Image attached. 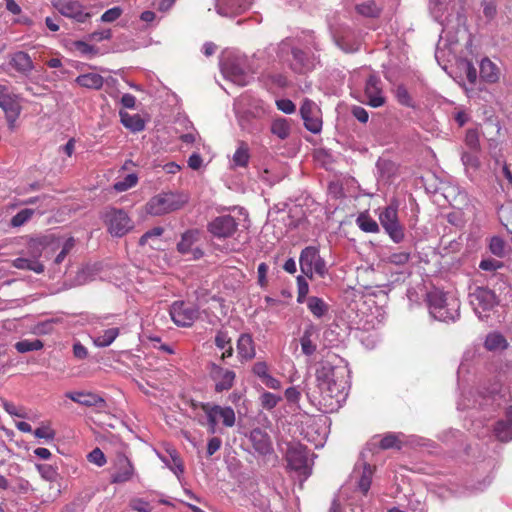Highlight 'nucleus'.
Listing matches in <instances>:
<instances>
[{"instance_id": "obj_1", "label": "nucleus", "mask_w": 512, "mask_h": 512, "mask_svg": "<svg viewBox=\"0 0 512 512\" xmlns=\"http://www.w3.org/2000/svg\"><path fill=\"white\" fill-rule=\"evenodd\" d=\"M319 397L315 399L325 413L337 411L345 402L350 387L348 364L340 359L337 364L325 361L316 371Z\"/></svg>"}, {"instance_id": "obj_2", "label": "nucleus", "mask_w": 512, "mask_h": 512, "mask_svg": "<svg viewBox=\"0 0 512 512\" xmlns=\"http://www.w3.org/2000/svg\"><path fill=\"white\" fill-rule=\"evenodd\" d=\"M427 304L430 315L442 322H454L460 317V301L450 293L433 289L427 293Z\"/></svg>"}, {"instance_id": "obj_3", "label": "nucleus", "mask_w": 512, "mask_h": 512, "mask_svg": "<svg viewBox=\"0 0 512 512\" xmlns=\"http://www.w3.org/2000/svg\"><path fill=\"white\" fill-rule=\"evenodd\" d=\"M220 69L225 79L238 86L248 84V58L238 50L226 49L220 56Z\"/></svg>"}, {"instance_id": "obj_4", "label": "nucleus", "mask_w": 512, "mask_h": 512, "mask_svg": "<svg viewBox=\"0 0 512 512\" xmlns=\"http://www.w3.org/2000/svg\"><path fill=\"white\" fill-rule=\"evenodd\" d=\"M473 38L471 35L467 38L465 45H462L458 39V34H440L436 46L435 57L438 61L461 60L467 54L473 55Z\"/></svg>"}, {"instance_id": "obj_5", "label": "nucleus", "mask_w": 512, "mask_h": 512, "mask_svg": "<svg viewBox=\"0 0 512 512\" xmlns=\"http://www.w3.org/2000/svg\"><path fill=\"white\" fill-rule=\"evenodd\" d=\"M299 265L302 274L311 280L314 275L325 278L328 274L327 263L320 255L318 246L310 245L303 248L299 255Z\"/></svg>"}, {"instance_id": "obj_6", "label": "nucleus", "mask_w": 512, "mask_h": 512, "mask_svg": "<svg viewBox=\"0 0 512 512\" xmlns=\"http://www.w3.org/2000/svg\"><path fill=\"white\" fill-rule=\"evenodd\" d=\"M188 201V196L181 192H163L149 200L146 210L150 215L161 216L180 209Z\"/></svg>"}, {"instance_id": "obj_7", "label": "nucleus", "mask_w": 512, "mask_h": 512, "mask_svg": "<svg viewBox=\"0 0 512 512\" xmlns=\"http://www.w3.org/2000/svg\"><path fill=\"white\" fill-rule=\"evenodd\" d=\"M287 465L291 470L306 480L311 474V467L308 464V450L298 442L286 443L284 451Z\"/></svg>"}, {"instance_id": "obj_8", "label": "nucleus", "mask_w": 512, "mask_h": 512, "mask_svg": "<svg viewBox=\"0 0 512 512\" xmlns=\"http://www.w3.org/2000/svg\"><path fill=\"white\" fill-rule=\"evenodd\" d=\"M202 410L206 415L208 431L211 434L216 433L218 424L224 427H233L236 422L234 409L230 406H221L216 404L204 403Z\"/></svg>"}, {"instance_id": "obj_9", "label": "nucleus", "mask_w": 512, "mask_h": 512, "mask_svg": "<svg viewBox=\"0 0 512 512\" xmlns=\"http://www.w3.org/2000/svg\"><path fill=\"white\" fill-rule=\"evenodd\" d=\"M469 302L480 320H485L487 312L492 310L497 304L495 293L485 287H475L469 293Z\"/></svg>"}, {"instance_id": "obj_10", "label": "nucleus", "mask_w": 512, "mask_h": 512, "mask_svg": "<svg viewBox=\"0 0 512 512\" xmlns=\"http://www.w3.org/2000/svg\"><path fill=\"white\" fill-rule=\"evenodd\" d=\"M379 221L385 232L394 243H400L404 239V228L398 219V206L391 203L379 214Z\"/></svg>"}, {"instance_id": "obj_11", "label": "nucleus", "mask_w": 512, "mask_h": 512, "mask_svg": "<svg viewBox=\"0 0 512 512\" xmlns=\"http://www.w3.org/2000/svg\"><path fill=\"white\" fill-rule=\"evenodd\" d=\"M172 321L178 327H191L199 317V308L195 304L175 301L169 310Z\"/></svg>"}, {"instance_id": "obj_12", "label": "nucleus", "mask_w": 512, "mask_h": 512, "mask_svg": "<svg viewBox=\"0 0 512 512\" xmlns=\"http://www.w3.org/2000/svg\"><path fill=\"white\" fill-rule=\"evenodd\" d=\"M319 64V57L310 50L294 48L292 50L291 69L297 74L313 71Z\"/></svg>"}, {"instance_id": "obj_13", "label": "nucleus", "mask_w": 512, "mask_h": 512, "mask_svg": "<svg viewBox=\"0 0 512 512\" xmlns=\"http://www.w3.org/2000/svg\"><path fill=\"white\" fill-rule=\"evenodd\" d=\"M300 114L303 119L304 126L308 131L314 134H317L321 131V110L314 101L308 98L304 99L300 107Z\"/></svg>"}, {"instance_id": "obj_14", "label": "nucleus", "mask_w": 512, "mask_h": 512, "mask_svg": "<svg viewBox=\"0 0 512 512\" xmlns=\"http://www.w3.org/2000/svg\"><path fill=\"white\" fill-rule=\"evenodd\" d=\"M53 6L61 15L80 23L85 22L90 17V13L76 0H54Z\"/></svg>"}, {"instance_id": "obj_15", "label": "nucleus", "mask_w": 512, "mask_h": 512, "mask_svg": "<svg viewBox=\"0 0 512 512\" xmlns=\"http://www.w3.org/2000/svg\"><path fill=\"white\" fill-rule=\"evenodd\" d=\"M200 240V231L197 229H191L185 231L179 243L177 244V250L184 256H188L189 259H199L203 256V251L195 246Z\"/></svg>"}, {"instance_id": "obj_16", "label": "nucleus", "mask_w": 512, "mask_h": 512, "mask_svg": "<svg viewBox=\"0 0 512 512\" xmlns=\"http://www.w3.org/2000/svg\"><path fill=\"white\" fill-rule=\"evenodd\" d=\"M0 107L5 112L10 128H13L21 107L16 95L10 92L7 85L0 84Z\"/></svg>"}, {"instance_id": "obj_17", "label": "nucleus", "mask_w": 512, "mask_h": 512, "mask_svg": "<svg viewBox=\"0 0 512 512\" xmlns=\"http://www.w3.org/2000/svg\"><path fill=\"white\" fill-rule=\"evenodd\" d=\"M373 473L374 469L369 463L358 462L351 474L350 481L363 495H366L371 486Z\"/></svg>"}, {"instance_id": "obj_18", "label": "nucleus", "mask_w": 512, "mask_h": 512, "mask_svg": "<svg viewBox=\"0 0 512 512\" xmlns=\"http://www.w3.org/2000/svg\"><path fill=\"white\" fill-rule=\"evenodd\" d=\"M210 377L215 383V391L221 393L230 390L235 382L236 374L233 370L223 368L222 366L212 363L210 365Z\"/></svg>"}, {"instance_id": "obj_19", "label": "nucleus", "mask_w": 512, "mask_h": 512, "mask_svg": "<svg viewBox=\"0 0 512 512\" xmlns=\"http://www.w3.org/2000/svg\"><path fill=\"white\" fill-rule=\"evenodd\" d=\"M105 222L113 236L122 237L128 232V216L122 209L111 208L105 215Z\"/></svg>"}, {"instance_id": "obj_20", "label": "nucleus", "mask_w": 512, "mask_h": 512, "mask_svg": "<svg viewBox=\"0 0 512 512\" xmlns=\"http://www.w3.org/2000/svg\"><path fill=\"white\" fill-rule=\"evenodd\" d=\"M237 222L231 215L216 217L208 224L209 232L217 238L231 237L237 230Z\"/></svg>"}, {"instance_id": "obj_21", "label": "nucleus", "mask_w": 512, "mask_h": 512, "mask_svg": "<svg viewBox=\"0 0 512 512\" xmlns=\"http://www.w3.org/2000/svg\"><path fill=\"white\" fill-rule=\"evenodd\" d=\"M478 397L480 400L474 399L471 401V399L463 395V399L458 402V409L476 408L477 405L482 407L483 405H486L488 401L500 405L499 400L505 397V395L502 394V391L498 389V385L494 384L491 389L487 390V394L479 392Z\"/></svg>"}, {"instance_id": "obj_22", "label": "nucleus", "mask_w": 512, "mask_h": 512, "mask_svg": "<svg viewBox=\"0 0 512 512\" xmlns=\"http://www.w3.org/2000/svg\"><path fill=\"white\" fill-rule=\"evenodd\" d=\"M364 94L368 105L378 108L384 105L385 97L381 87V80L376 75H370L365 83Z\"/></svg>"}, {"instance_id": "obj_23", "label": "nucleus", "mask_w": 512, "mask_h": 512, "mask_svg": "<svg viewBox=\"0 0 512 512\" xmlns=\"http://www.w3.org/2000/svg\"><path fill=\"white\" fill-rule=\"evenodd\" d=\"M253 375L257 377L263 385L269 389L279 390L282 385L280 380L275 378L270 372V366L266 361L259 360L255 362L251 369Z\"/></svg>"}, {"instance_id": "obj_24", "label": "nucleus", "mask_w": 512, "mask_h": 512, "mask_svg": "<svg viewBox=\"0 0 512 512\" xmlns=\"http://www.w3.org/2000/svg\"><path fill=\"white\" fill-rule=\"evenodd\" d=\"M249 441L258 455L266 456L273 452V445L269 434L260 428L251 430Z\"/></svg>"}, {"instance_id": "obj_25", "label": "nucleus", "mask_w": 512, "mask_h": 512, "mask_svg": "<svg viewBox=\"0 0 512 512\" xmlns=\"http://www.w3.org/2000/svg\"><path fill=\"white\" fill-rule=\"evenodd\" d=\"M156 454L165 466L180 479V476L184 473V466L176 449L168 446L165 453L156 451Z\"/></svg>"}, {"instance_id": "obj_26", "label": "nucleus", "mask_w": 512, "mask_h": 512, "mask_svg": "<svg viewBox=\"0 0 512 512\" xmlns=\"http://www.w3.org/2000/svg\"><path fill=\"white\" fill-rule=\"evenodd\" d=\"M236 349L241 362H247L255 358L256 346L252 335L242 333L237 340Z\"/></svg>"}, {"instance_id": "obj_27", "label": "nucleus", "mask_w": 512, "mask_h": 512, "mask_svg": "<svg viewBox=\"0 0 512 512\" xmlns=\"http://www.w3.org/2000/svg\"><path fill=\"white\" fill-rule=\"evenodd\" d=\"M139 341L145 350L156 349L167 354L175 353L173 346L162 343L159 335L152 334L149 331L143 330L139 334Z\"/></svg>"}, {"instance_id": "obj_28", "label": "nucleus", "mask_w": 512, "mask_h": 512, "mask_svg": "<svg viewBox=\"0 0 512 512\" xmlns=\"http://www.w3.org/2000/svg\"><path fill=\"white\" fill-rule=\"evenodd\" d=\"M494 434L502 442L512 440V406L506 409L504 418L500 419L494 426Z\"/></svg>"}, {"instance_id": "obj_29", "label": "nucleus", "mask_w": 512, "mask_h": 512, "mask_svg": "<svg viewBox=\"0 0 512 512\" xmlns=\"http://www.w3.org/2000/svg\"><path fill=\"white\" fill-rule=\"evenodd\" d=\"M9 65L23 76H28L34 69L31 57L23 51H18L10 56Z\"/></svg>"}, {"instance_id": "obj_30", "label": "nucleus", "mask_w": 512, "mask_h": 512, "mask_svg": "<svg viewBox=\"0 0 512 512\" xmlns=\"http://www.w3.org/2000/svg\"><path fill=\"white\" fill-rule=\"evenodd\" d=\"M65 396L72 401L87 407H102L105 404V401L102 397L92 392H67Z\"/></svg>"}, {"instance_id": "obj_31", "label": "nucleus", "mask_w": 512, "mask_h": 512, "mask_svg": "<svg viewBox=\"0 0 512 512\" xmlns=\"http://www.w3.org/2000/svg\"><path fill=\"white\" fill-rule=\"evenodd\" d=\"M406 442L405 436L402 433H387L380 438L376 436L372 439L370 445H378L381 449H401L402 445Z\"/></svg>"}, {"instance_id": "obj_32", "label": "nucleus", "mask_w": 512, "mask_h": 512, "mask_svg": "<svg viewBox=\"0 0 512 512\" xmlns=\"http://www.w3.org/2000/svg\"><path fill=\"white\" fill-rule=\"evenodd\" d=\"M480 78L486 83H496L500 78L498 65L485 57L480 61Z\"/></svg>"}, {"instance_id": "obj_33", "label": "nucleus", "mask_w": 512, "mask_h": 512, "mask_svg": "<svg viewBox=\"0 0 512 512\" xmlns=\"http://www.w3.org/2000/svg\"><path fill=\"white\" fill-rule=\"evenodd\" d=\"M333 40L346 53L357 51L361 45L360 39L355 34H333Z\"/></svg>"}, {"instance_id": "obj_34", "label": "nucleus", "mask_w": 512, "mask_h": 512, "mask_svg": "<svg viewBox=\"0 0 512 512\" xmlns=\"http://www.w3.org/2000/svg\"><path fill=\"white\" fill-rule=\"evenodd\" d=\"M75 83L86 89L99 90L104 84V78L98 73H85L77 76Z\"/></svg>"}, {"instance_id": "obj_35", "label": "nucleus", "mask_w": 512, "mask_h": 512, "mask_svg": "<svg viewBox=\"0 0 512 512\" xmlns=\"http://www.w3.org/2000/svg\"><path fill=\"white\" fill-rule=\"evenodd\" d=\"M484 347L490 352H501L508 347L506 338L499 332H490L484 340Z\"/></svg>"}, {"instance_id": "obj_36", "label": "nucleus", "mask_w": 512, "mask_h": 512, "mask_svg": "<svg viewBox=\"0 0 512 512\" xmlns=\"http://www.w3.org/2000/svg\"><path fill=\"white\" fill-rule=\"evenodd\" d=\"M270 131L280 140H286L291 133V121L283 117L274 118L271 122Z\"/></svg>"}, {"instance_id": "obj_37", "label": "nucleus", "mask_w": 512, "mask_h": 512, "mask_svg": "<svg viewBox=\"0 0 512 512\" xmlns=\"http://www.w3.org/2000/svg\"><path fill=\"white\" fill-rule=\"evenodd\" d=\"M128 459L125 455H119L114 463V471L111 474L113 483H124L128 480Z\"/></svg>"}, {"instance_id": "obj_38", "label": "nucleus", "mask_w": 512, "mask_h": 512, "mask_svg": "<svg viewBox=\"0 0 512 512\" xmlns=\"http://www.w3.org/2000/svg\"><path fill=\"white\" fill-rule=\"evenodd\" d=\"M356 12L367 18H377L382 12V7L374 0H367L365 2L355 5Z\"/></svg>"}, {"instance_id": "obj_39", "label": "nucleus", "mask_w": 512, "mask_h": 512, "mask_svg": "<svg viewBox=\"0 0 512 512\" xmlns=\"http://www.w3.org/2000/svg\"><path fill=\"white\" fill-rule=\"evenodd\" d=\"M307 304L308 310L313 314L316 318L323 317L328 312V305L325 301L317 296H310L305 301Z\"/></svg>"}, {"instance_id": "obj_40", "label": "nucleus", "mask_w": 512, "mask_h": 512, "mask_svg": "<svg viewBox=\"0 0 512 512\" xmlns=\"http://www.w3.org/2000/svg\"><path fill=\"white\" fill-rule=\"evenodd\" d=\"M249 149L246 144L241 143L236 151L234 152L232 159H231V167L237 168V167H246L249 162Z\"/></svg>"}, {"instance_id": "obj_41", "label": "nucleus", "mask_w": 512, "mask_h": 512, "mask_svg": "<svg viewBox=\"0 0 512 512\" xmlns=\"http://www.w3.org/2000/svg\"><path fill=\"white\" fill-rule=\"evenodd\" d=\"M445 1L446 0H430V11L433 17L443 26V30L450 29V23L452 22L450 16L442 19V15H440Z\"/></svg>"}, {"instance_id": "obj_42", "label": "nucleus", "mask_w": 512, "mask_h": 512, "mask_svg": "<svg viewBox=\"0 0 512 512\" xmlns=\"http://www.w3.org/2000/svg\"><path fill=\"white\" fill-rule=\"evenodd\" d=\"M118 334H119L118 328L106 329L102 332V334L95 336L93 338V343L97 347H107L116 339Z\"/></svg>"}, {"instance_id": "obj_43", "label": "nucleus", "mask_w": 512, "mask_h": 512, "mask_svg": "<svg viewBox=\"0 0 512 512\" xmlns=\"http://www.w3.org/2000/svg\"><path fill=\"white\" fill-rule=\"evenodd\" d=\"M35 215V209L25 208L14 215L10 220V227L19 228L28 223Z\"/></svg>"}, {"instance_id": "obj_44", "label": "nucleus", "mask_w": 512, "mask_h": 512, "mask_svg": "<svg viewBox=\"0 0 512 512\" xmlns=\"http://www.w3.org/2000/svg\"><path fill=\"white\" fill-rule=\"evenodd\" d=\"M163 233H164V229L162 227H154L141 236V238L139 240V244L141 246L148 244L151 247H154L155 244H157V242H159V239Z\"/></svg>"}, {"instance_id": "obj_45", "label": "nucleus", "mask_w": 512, "mask_h": 512, "mask_svg": "<svg viewBox=\"0 0 512 512\" xmlns=\"http://www.w3.org/2000/svg\"><path fill=\"white\" fill-rule=\"evenodd\" d=\"M13 266L17 269L32 270L36 273H42L44 271V266L41 263L21 257L13 261Z\"/></svg>"}, {"instance_id": "obj_46", "label": "nucleus", "mask_w": 512, "mask_h": 512, "mask_svg": "<svg viewBox=\"0 0 512 512\" xmlns=\"http://www.w3.org/2000/svg\"><path fill=\"white\" fill-rule=\"evenodd\" d=\"M43 347H44V344L39 339H34V340L24 339V340L18 341L15 344V349L19 353L37 351V350H41Z\"/></svg>"}, {"instance_id": "obj_47", "label": "nucleus", "mask_w": 512, "mask_h": 512, "mask_svg": "<svg viewBox=\"0 0 512 512\" xmlns=\"http://www.w3.org/2000/svg\"><path fill=\"white\" fill-rule=\"evenodd\" d=\"M476 356V351L475 349H467L464 353H463V356H462V360H461V363L459 365V368H458V381H460L461 377L469 372V369H470V365L472 363V361L474 360Z\"/></svg>"}, {"instance_id": "obj_48", "label": "nucleus", "mask_w": 512, "mask_h": 512, "mask_svg": "<svg viewBox=\"0 0 512 512\" xmlns=\"http://www.w3.org/2000/svg\"><path fill=\"white\" fill-rule=\"evenodd\" d=\"M150 121L148 113L135 114L130 116V132H140L144 130L146 123Z\"/></svg>"}, {"instance_id": "obj_49", "label": "nucleus", "mask_w": 512, "mask_h": 512, "mask_svg": "<svg viewBox=\"0 0 512 512\" xmlns=\"http://www.w3.org/2000/svg\"><path fill=\"white\" fill-rule=\"evenodd\" d=\"M307 277L303 275H298L296 278L297 284V302L304 303L308 298L309 293V283L306 279Z\"/></svg>"}, {"instance_id": "obj_50", "label": "nucleus", "mask_w": 512, "mask_h": 512, "mask_svg": "<svg viewBox=\"0 0 512 512\" xmlns=\"http://www.w3.org/2000/svg\"><path fill=\"white\" fill-rule=\"evenodd\" d=\"M36 438L53 441L56 437V431L51 427L50 423H42L40 427L33 431Z\"/></svg>"}, {"instance_id": "obj_51", "label": "nucleus", "mask_w": 512, "mask_h": 512, "mask_svg": "<svg viewBox=\"0 0 512 512\" xmlns=\"http://www.w3.org/2000/svg\"><path fill=\"white\" fill-rule=\"evenodd\" d=\"M359 228L368 233H376L379 231V226L375 220L367 216H360L357 219Z\"/></svg>"}, {"instance_id": "obj_52", "label": "nucleus", "mask_w": 512, "mask_h": 512, "mask_svg": "<svg viewBox=\"0 0 512 512\" xmlns=\"http://www.w3.org/2000/svg\"><path fill=\"white\" fill-rule=\"evenodd\" d=\"M475 152H464L461 156L462 163L467 171L470 169L475 171L479 167V158Z\"/></svg>"}, {"instance_id": "obj_53", "label": "nucleus", "mask_w": 512, "mask_h": 512, "mask_svg": "<svg viewBox=\"0 0 512 512\" xmlns=\"http://www.w3.org/2000/svg\"><path fill=\"white\" fill-rule=\"evenodd\" d=\"M36 469L41 477L47 481H54L57 477V470L48 464H36Z\"/></svg>"}, {"instance_id": "obj_54", "label": "nucleus", "mask_w": 512, "mask_h": 512, "mask_svg": "<svg viewBox=\"0 0 512 512\" xmlns=\"http://www.w3.org/2000/svg\"><path fill=\"white\" fill-rule=\"evenodd\" d=\"M73 49L84 56L92 57L97 54V49L94 46L83 41L73 42Z\"/></svg>"}, {"instance_id": "obj_55", "label": "nucleus", "mask_w": 512, "mask_h": 512, "mask_svg": "<svg viewBox=\"0 0 512 512\" xmlns=\"http://www.w3.org/2000/svg\"><path fill=\"white\" fill-rule=\"evenodd\" d=\"M300 344L302 352L307 356L312 355L316 351V345L313 344L311 335L308 331L304 332L300 338Z\"/></svg>"}, {"instance_id": "obj_56", "label": "nucleus", "mask_w": 512, "mask_h": 512, "mask_svg": "<svg viewBox=\"0 0 512 512\" xmlns=\"http://www.w3.org/2000/svg\"><path fill=\"white\" fill-rule=\"evenodd\" d=\"M281 400V397L271 393V392H264L261 395V404L263 408L267 410H271L277 406L279 401Z\"/></svg>"}, {"instance_id": "obj_57", "label": "nucleus", "mask_w": 512, "mask_h": 512, "mask_svg": "<svg viewBox=\"0 0 512 512\" xmlns=\"http://www.w3.org/2000/svg\"><path fill=\"white\" fill-rule=\"evenodd\" d=\"M122 13H123V9L118 6H115L113 8L108 9L107 11H105L101 15L100 21L103 23H112V22L116 21L117 19H119V17L122 15Z\"/></svg>"}, {"instance_id": "obj_58", "label": "nucleus", "mask_w": 512, "mask_h": 512, "mask_svg": "<svg viewBox=\"0 0 512 512\" xmlns=\"http://www.w3.org/2000/svg\"><path fill=\"white\" fill-rule=\"evenodd\" d=\"M214 343L218 349L222 350L231 345L232 340L227 331L219 330L215 335Z\"/></svg>"}, {"instance_id": "obj_59", "label": "nucleus", "mask_w": 512, "mask_h": 512, "mask_svg": "<svg viewBox=\"0 0 512 512\" xmlns=\"http://www.w3.org/2000/svg\"><path fill=\"white\" fill-rule=\"evenodd\" d=\"M465 143L472 151L479 149V134L476 129H469L465 135Z\"/></svg>"}, {"instance_id": "obj_60", "label": "nucleus", "mask_w": 512, "mask_h": 512, "mask_svg": "<svg viewBox=\"0 0 512 512\" xmlns=\"http://www.w3.org/2000/svg\"><path fill=\"white\" fill-rule=\"evenodd\" d=\"M87 459L89 462L102 467L106 463V457L100 448L93 449L88 455Z\"/></svg>"}, {"instance_id": "obj_61", "label": "nucleus", "mask_w": 512, "mask_h": 512, "mask_svg": "<svg viewBox=\"0 0 512 512\" xmlns=\"http://www.w3.org/2000/svg\"><path fill=\"white\" fill-rule=\"evenodd\" d=\"M492 254L502 257L505 254V243L500 237H493L489 245Z\"/></svg>"}, {"instance_id": "obj_62", "label": "nucleus", "mask_w": 512, "mask_h": 512, "mask_svg": "<svg viewBox=\"0 0 512 512\" xmlns=\"http://www.w3.org/2000/svg\"><path fill=\"white\" fill-rule=\"evenodd\" d=\"M410 259V253L401 251L395 252L389 255L387 261L391 264H395L398 266L405 265Z\"/></svg>"}, {"instance_id": "obj_63", "label": "nucleus", "mask_w": 512, "mask_h": 512, "mask_svg": "<svg viewBox=\"0 0 512 512\" xmlns=\"http://www.w3.org/2000/svg\"><path fill=\"white\" fill-rule=\"evenodd\" d=\"M278 110L285 114H293L296 111V105L290 99H277L275 101Z\"/></svg>"}, {"instance_id": "obj_64", "label": "nucleus", "mask_w": 512, "mask_h": 512, "mask_svg": "<svg viewBox=\"0 0 512 512\" xmlns=\"http://www.w3.org/2000/svg\"><path fill=\"white\" fill-rule=\"evenodd\" d=\"M462 65L466 73L467 80L471 84H475L477 81V71L476 68L473 66L472 62L466 59H461Z\"/></svg>"}]
</instances>
